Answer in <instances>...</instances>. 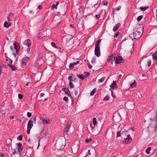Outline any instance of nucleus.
<instances>
[{"instance_id":"11","label":"nucleus","mask_w":157,"mask_h":157,"mask_svg":"<svg viewBox=\"0 0 157 157\" xmlns=\"http://www.w3.org/2000/svg\"><path fill=\"white\" fill-rule=\"evenodd\" d=\"M23 44L29 47L31 45V43L30 40L29 39H27L24 42Z\"/></svg>"},{"instance_id":"3","label":"nucleus","mask_w":157,"mask_h":157,"mask_svg":"<svg viewBox=\"0 0 157 157\" xmlns=\"http://www.w3.org/2000/svg\"><path fill=\"white\" fill-rule=\"evenodd\" d=\"M13 46H11L10 47V48L11 50L12 51L13 49V48L15 49L16 51V53H17L18 51L20 49V46L19 45V44L17 42H15L13 44Z\"/></svg>"},{"instance_id":"60","label":"nucleus","mask_w":157,"mask_h":157,"mask_svg":"<svg viewBox=\"0 0 157 157\" xmlns=\"http://www.w3.org/2000/svg\"><path fill=\"white\" fill-rule=\"evenodd\" d=\"M42 8V6L41 5H40L38 6V8H39L40 9H41Z\"/></svg>"},{"instance_id":"17","label":"nucleus","mask_w":157,"mask_h":157,"mask_svg":"<svg viewBox=\"0 0 157 157\" xmlns=\"http://www.w3.org/2000/svg\"><path fill=\"white\" fill-rule=\"evenodd\" d=\"M14 17V15L12 13H10L9 14L8 17L7 18L8 19V21H10L13 20V17Z\"/></svg>"},{"instance_id":"32","label":"nucleus","mask_w":157,"mask_h":157,"mask_svg":"<svg viewBox=\"0 0 157 157\" xmlns=\"http://www.w3.org/2000/svg\"><path fill=\"white\" fill-rule=\"evenodd\" d=\"M105 79V77H102L99 80V82L101 83L103 82Z\"/></svg>"},{"instance_id":"31","label":"nucleus","mask_w":157,"mask_h":157,"mask_svg":"<svg viewBox=\"0 0 157 157\" xmlns=\"http://www.w3.org/2000/svg\"><path fill=\"white\" fill-rule=\"evenodd\" d=\"M151 150V148L150 147H149L147 148L146 150V152L147 154H150V151Z\"/></svg>"},{"instance_id":"54","label":"nucleus","mask_w":157,"mask_h":157,"mask_svg":"<svg viewBox=\"0 0 157 157\" xmlns=\"http://www.w3.org/2000/svg\"><path fill=\"white\" fill-rule=\"evenodd\" d=\"M109 90H111V93H112V95L113 97V98H116L115 96L113 95V91H112V90H111V89H109Z\"/></svg>"},{"instance_id":"25","label":"nucleus","mask_w":157,"mask_h":157,"mask_svg":"<svg viewBox=\"0 0 157 157\" xmlns=\"http://www.w3.org/2000/svg\"><path fill=\"white\" fill-rule=\"evenodd\" d=\"M59 2H57L56 3V4L55 5V4H53L51 8L52 9H54V8H55L56 9H57V6L59 5Z\"/></svg>"},{"instance_id":"58","label":"nucleus","mask_w":157,"mask_h":157,"mask_svg":"<svg viewBox=\"0 0 157 157\" xmlns=\"http://www.w3.org/2000/svg\"><path fill=\"white\" fill-rule=\"evenodd\" d=\"M91 62L92 63H95L96 62V59H93L92 61Z\"/></svg>"},{"instance_id":"19","label":"nucleus","mask_w":157,"mask_h":157,"mask_svg":"<svg viewBox=\"0 0 157 157\" xmlns=\"http://www.w3.org/2000/svg\"><path fill=\"white\" fill-rule=\"evenodd\" d=\"M47 132H44V130L42 131L40 133V135L42 137L47 136Z\"/></svg>"},{"instance_id":"38","label":"nucleus","mask_w":157,"mask_h":157,"mask_svg":"<svg viewBox=\"0 0 157 157\" xmlns=\"http://www.w3.org/2000/svg\"><path fill=\"white\" fill-rule=\"evenodd\" d=\"M10 67L13 70H14L16 69V67L14 65L12 64L10 65Z\"/></svg>"},{"instance_id":"46","label":"nucleus","mask_w":157,"mask_h":157,"mask_svg":"<svg viewBox=\"0 0 157 157\" xmlns=\"http://www.w3.org/2000/svg\"><path fill=\"white\" fill-rule=\"evenodd\" d=\"M102 3L104 5L107 6L108 4L107 2L105 1H104L102 2Z\"/></svg>"},{"instance_id":"10","label":"nucleus","mask_w":157,"mask_h":157,"mask_svg":"<svg viewBox=\"0 0 157 157\" xmlns=\"http://www.w3.org/2000/svg\"><path fill=\"white\" fill-rule=\"evenodd\" d=\"M29 60V58L27 57L24 58L22 60V65L24 66H25Z\"/></svg>"},{"instance_id":"61","label":"nucleus","mask_w":157,"mask_h":157,"mask_svg":"<svg viewBox=\"0 0 157 157\" xmlns=\"http://www.w3.org/2000/svg\"><path fill=\"white\" fill-rule=\"evenodd\" d=\"M44 95L45 94H43V93L41 94H40V96L41 97H43Z\"/></svg>"},{"instance_id":"52","label":"nucleus","mask_w":157,"mask_h":157,"mask_svg":"<svg viewBox=\"0 0 157 157\" xmlns=\"http://www.w3.org/2000/svg\"><path fill=\"white\" fill-rule=\"evenodd\" d=\"M31 129H30L29 128H27V132L28 134H29L30 133V131Z\"/></svg>"},{"instance_id":"24","label":"nucleus","mask_w":157,"mask_h":157,"mask_svg":"<svg viewBox=\"0 0 157 157\" xmlns=\"http://www.w3.org/2000/svg\"><path fill=\"white\" fill-rule=\"evenodd\" d=\"M4 26L7 28H8L11 25V23H10V22H7L6 21H5V22H4Z\"/></svg>"},{"instance_id":"45","label":"nucleus","mask_w":157,"mask_h":157,"mask_svg":"<svg viewBox=\"0 0 157 157\" xmlns=\"http://www.w3.org/2000/svg\"><path fill=\"white\" fill-rule=\"evenodd\" d=\"M22 136L21 135H20L17 138V139L19 140H22Z\"/></svg>"},{"instance_id":"8","label":"nucleus","mask_w":157,"mask_h":157,"mask_svg":"<svg viewBox=\"0 0 157 157\" xmlns=\"http://www.w3.org/2000/svg\"><path fill=\"white\" fill-rule=\"evenodd\" d=\"M94 53L95 55L98 57L100 56V48H95Z\"/></svg>"},{"instance_id":"64","label":"nucleus","mask_w":157,"mask_h":157,"mask_svg":"<svg viewBox=\"0 0 157 157\" xmlns=\"http://www.w3.org/2000/svg\"><path fill=\"white\" fill-rule=\"evenodd\" d=\"M1 157H5V156H4V155L3 154H1Z\"/></svg>"},{"instance_id":"51","label":"nucleus","mask_w":157,"mask_h":157,"mask_svg":"<svg viewBox=\"0 0 157 157\" xmlns=\"http://www.w3.org/2000/svg\"><path fill=\"white\" fill-rule=\"evenodd\" d=\"M99 6V4H96L94 6V7L96 8H97Z\"/></svg>"},{"instance_id":"6","label":"nucleus","mask_w":157,"mask_h":157,"mask_svg":"<svg viewBox=\"0 0 157 157\" xmlns=\"http://www.w3.org/2000/svg\"><path fill=\"white\" fill-rule=\"evenodd\" d=\"M115 57L113 56H109L108 57L107 62L108 63L112 64L114 61H115Z\"/></svg>"},{"instance_id":"4","label":"nucleus","mask_w":157,"mask_h":157,"mask_svg":"<svg viewBox=\"0 0 157 157\" xmlns=\"http://www.w3.org/2000/svg\"><path fill=\"white\" fill-rule=\"evenodd\" d=\"M64 144V140L63 141L62 140H60L57 141L55 145V146L56 147H57L60 148L63 147Z\"/></svg>"},{"instance_id":"15","label":"nucleus","mask_w":157,"mask_h":157,"mask_svg":"<svg viewBox=\"0 0 157 157\" xmlns=\"http://www.w3.org/2000/svg\"><path fill=\"white\" fill-rule=\"evenodd\" d=\"M62 90L65 92V94L67 95V96H71V94H70V91L67 88H63L62 89Z\"/></svg>"},{"instance_id":"63","label":"nucleus","mask_w":157,"mask_h":157,"mask_svg":"<svg viewBox=\"0 0 157 157\" xmlns=\"http://www.w3.org/2000/svg\"><path fill=\"white\" fill-rule=\"evenodd\" d=\"M22 157H29V156L25 155H24Z\"/></svg>"},{"instance_id":"49","label":"nucleus","mask_w":157,"mask_h":157,"mask_svg":"<svg viewBox=\"0 0 157 157\" xmlns=\"http://www.w3.org/2000/svg\"><path fill=\"white\" fill-rule=\"evenodd\" d=\"M87 65H88V68L90 69H91L92 68V65H90V63H87Z\"/></svg>"},{"instance_id":"55","label":"nucleus","mask_w":157,"mask_h":157,"mask_svg":"<svg viewBox=\"0 0 157 157\" xmlns=\"http://www.w3.org/2000/svg\"><path fill=\"white\" fill-rule=\"evenodd\" d=\"M119 33H117L115 34V35H114V37H117V36L119 35Z\"/></svg>"},{"instance_id":"12","label":"nucleus","mask_w":157,"mask_h":157,"mask_svg":"<svg viewBox=\"0 0 157 157\" xmlns=\"http://www.w3.org/2000/svg\"><path fill=\"white\" fill-rule=\"evenodd\" d=\"M79 63V61H78L76 62H73L72 63H71L70 64L69 67L71 69H72L74 68V66H75Z\"/></svg>"},{"instance_id":"9","label":"nucleus","mask_w":157,"mask_h":157,"mask_svg":"<svg viewBox=\"0 0 157 157\" xmlns=\"http://www.w3.org/2000/svg\"><path fill=\"white\" fill-rule=\"evenodd\" d=\"M122 59V57L121 56H119L116 58H115L114 62L116 64H119L121 62Z\"/></svg>"},{"instance_id":"7","label":"nucleus","mask_w":157,"mask_h":157,"mask_svg":"<svg viewBox=\"0 0 157 157\" xmlns=\"http://www.w3.org/2000/svg\"><path fill=\"white\" fill-rule=\"evenodd\" d=\"M132 141V138L129 134L127 136V138L125 140V142L127 144H129Z\"/></svg>"},{"instance_id":"56","label":"nucleus","mask_w":157,"mask_h":157,"mask_svg":"<svg viewBox=\"0 0 157 157\" xmlns=\"http://www.w3.org/2000/svg\"><path fill=\"white\" fill-rule=\"evenodd\" d=\"M26 51L27 52V53H28V54H29V52L30 51V49L29 48V47H28V48H27Z\"/></svg>"},{"instance_id":"22","label":"nucleus","mask_w":157,"mask_h":157,"mask_svg":"<svg viewBox=\"0 0 157 157\" xmlns=\"http://www.w3.org/2000/svg\"><path fill=\"white\" fill-rule=\"evenodd\" d=\"M50 120L47 118H45L43 121V123L45 124H50Z\"/></svg>"},{"instance_id":"5","label":"nucleus","mask_w":157,"mask_h":157,"mask_svg":"<svg viewBox=\"0 0 157 157\" xmlns=\"http://www.w3.org/2000/svg\"><path fill=\"white\" fill-rule=\"evenodd\" d=\"M70 125L67 124L66 125L63 131L64 135L65 136L68 135V133L70 129Z\"/></svg>"},{"instance_id":"62","label":"nucleus","mask_w":157,"mask_h":157,"mask_svg":"<svg viewBox=\"0 0 157 157\" xmlns=\"http://www.w3.org/2000/svg\"><path fill=\"white\" fill-rule=\"evenodd\" d=\"M70 26L71 27H72L73 29H74L75 28L74 26L73 25L71 24L70 25Z\"/></svg>"},{"instance_id":"27","label":"nucleus","mask_w":157,"mask_h":157,"mask_svg":"<svg viewBox=\"0 0 157 157\" xmlns=\"http://www.w3.org/2000/svg\"><path fill=\"white\" fill-rule=\"evenodd\" d=\"M129 130V129H128V131L126 130H123L122 129V130L121 131V135L123 136H125L126 135L128 132V131Z\"/></svg>"},{"instance_id":"59","label":"nucleus","mask_w":157,"mask_h":157,"mask_svg":"<svg viewBox=\"0 0 157 157\" xmlns=\"http://www.w3.org/2000/svg\"><path fill=\"white\" fill-rule=\"evenodd\" d=\"M100 16L99 14L96 15V17L97 19H98L100 18Z\"/></svg>"},{"instance_id":"18","label":"nucleus","mask_w":157,"mask_h":157,"mask_svg":"<svg viewBox=\"0 0 157 157\" xmlns=\"http://www.w3.org/2000/svg\"><path fill=\"white\" fill-rule=\"evenodd\" d=\"M22 146V145L20 143H19L18 144V145L17 146V147L16 148H17V149H18L19 152H20L23 149L22 147H21Z\"/></svg>"},{"instance_id":"36","label":"nucleus","mask_w":157,"mask_h":157,"mask_svg":"<svg viewBox=\"0 0 157 157\" xmlns=\"http://www.w3.org/2000/svg\"><path fill=\"white\" fill-rule=\"evenodd\" d=\"M121 131H118L117 133V138L120 137L121 135Z\"/></svg>"},{"instance_id":"21","label":"nucleus","mask_w":157,"mask_h":157,"mask_svg":"<svg viewBox=\"0 0 157 157\" xmlns=\"http://www.w3.org/2000/svg\"><path fill=\"white\" fill-rule=\"evenodd\" d=\"M20 153V152H19V150L17 148H16L14 149L13 151V155H14L15 154H18V153Z\"/></svg>"},{"instance_id":"48","label":"nucleus","mask_w":157,"mask_h":157,"mask_svg":"<svg viewBox=\"0 0 157 157\" xmlns=\"http://www.w3.org/2000/svg\"><path fill=\"white\" fill-rule=\"evenodd\" d=\"M151 65V60H148L147 61V66L148 67H149Z\"/></svg>"},{"instance_id":"34","label":"nucleus","mask_w":157,"mask_h":157,"mask_svg":"<svg viewBox=\"0 0 157 157\" xmlns=\"http://www.w3.org/2000/svg\"><path fill=\"white\" fill-rule=\"evenodd\" d=\"M85 75H84L85 78H87L89 75L90 74L89 72H85L84 73Z\"/></svg>"},{"instance_id":"39","label":"nucleus","mask_w":157,"mask_h":157,"mask_svg":"<svg viewBox=\"0 0 157 157\" xmlns=\"http://www.w3.org/2000/svg\"><path fill=\"white\" fill-rule=\"evenodd\" d=\"M31 120H32V121H33V122L34 124H36V116H35L33 118H32Z\"/></svg>"},{"instance_id":"40","label":"nucleus","mask_w":157,"mask_h":157,"mask_svg":"<svg viewBox=\"0 0 157 157\" xmlns=\"http://www.w3.org/2000/svg\"><path fill=\"white\" fill-rule=\"evenodd\" d=\"M92 140V139L91 138L89 139L86 138L85 140V142L86 143H88L89 142H90Z\"/></svg>"},{"instance_id":"41","label":"nucleus","mask_w":157,"mask_h":157,"mask_svg":"<svg viewBox=\"0 0 157 157\" xmlns=\"http://www.w3.org/2000/svg\"><path fill=\"white\" fill-rule=\"evenodd\" d=\"M51 45L53 47H54V48H57V46H56V45L55 43L54 42H52L51 43Z\"/></svg>"},{"instance_id":"42","label":"nucleus","mask_w":157,"mask_h":157,"mask_svg":"<svg viewBox=\"0 0 157 157\" xmlns=\"http://www.w3.org/2000/svg\"><path fill=\"white\" fill-rule=\"evenodd\" d=\"M18 98L20 99H21L23 98V96L21 94H18Z\"/></svg>"},{"instance_id":"57","label":"nucleus","mask_w":157,"mask_h":157,"mask_svg":"<svg viewBox=\"0 0 157 157\" xmlns=\"http://www.w3.org/2000/svg\"><path fill=\"white\" fill-rule=\"evenodd\" d=\"M121 8V6H119L118 7H117L116 8V10H119Z\"/></svg>"},{"instance_id":"37","label":"nucleus","mask_w":157,"mask_h":157,"mask_svg":"<svg viewBox=\"0 0 157 157\" xmlns=\"http://www.w3.org/2000/svg\"><path fill=\"white\" fill-rule=\"evenodd\" d=\"M143 16L140 15L137 18V20L138 21H140L143 18Z\"/></svg>"},{"instance_id":"23","label":"nucleus","mask_w":157,"mask_h":157,"mask_svg":"<svg viewBox=\"0 0 157 157\" xmlns=\"http://www.w3.org/2000/svg\"><path fill=\"white\" fill-rule=\"evenodd\" d=\"M101 40L99 39L98 40L96 43L95 44V48H100L99 47V43L101 41Z\"/></svg>"},{"instance_id":"53","label":"nucleus","mask_w":157,"mask_h":157,"mask_svg":"<svg viewBox=\"0 0 157 157\" xmlns=\"http://www.w3.org/2000/svg\"><path fill=\"white\" fill-rule=\"evenodd\" d=\"M72 77L71 76H69L68 80L71 81H73V80L72 79Z\"/></svg>"},{"instance_id":"20","label":"nucleus","mask_w":157,"mask_h":157,"mask_svg":"<svg viewBox=\"0 0 157 157\" xmlns=\"http://www.w3.org/2000/svg\"><path fill=\"white\" fill-rule=\"evenodd\" d=\"M93 124L94 125V127L92 128V129L93 130L94 128L95 127L96 125L97 124V122L96 121V118L95 117H94L93 118Z\"/></svg>"},{"instance_id":"1","label":"nucleus","mask_w":157,"mask_h":157,"mask_svg":"<svg viewBox=\"0 0 157 157\" xmlns=\"http://www.w3.org/2000/svg\"><path fill=\"white\" fill-rule=\"evenodd\" d=\"M153 117H152L150 118L151 123L148 126L145 128V129L147 132H149L154 130L156 128L157 124V115L155 113H153Z\"/></svg>"},{"instance_id":"14","label":"nucleus","mask_w":157,"mask_h":157,"mask_svg":"<svg viewBox=\"0 0 157 157\" xmlns=\"http://www.w3.org/2000/svg\"><path fill=\"white\" fill-rule=\"evenodd\" d=\"M33 126V122L32 120H30L28 123L27 125V128H29L31 129Z\"/></svg>"},{"instance_id":"13","label":"nucleus","mask_w":157,"mask_h":157,"mask_svg":"<svg viewBox=\"0 0 157 157\" xmlns=\"http://www.w3.org/2000/svg\"><path fill=\"white\" fill-rule=\"evenodd\" d=\"M110 87L111 89H117V86L115 81H113V83L110 86Z\"/></svg>"},{"instance_id":"2","label":"nucleus","mask_w":157,"mask_h":157,"mask_svg":"<svg viewBox=\"0 0 157 157\" xmlns=\"http://www.w3.org/2000/svg\"><path fill=\"white\" fill-rule=\"evenodd\" d=\"M143 33V29L141 28H138L135 29L132 34H131V36L133 35L135 39L139 38L141 36Z\"/></svg>"},{"instance_id":"44","label":"nucleus","mask_w":157,"mask_h":157,"mask_svg":"<svg viewBox=\"0 0 157 157\" xmlns=\"http://www.w3.org/2000/svg\"><path fill=\"white\" fill-rule=\"evenodd\" d=\"M109 99V96L108 95L105 96V98H104L103 100L104 101H107Z\"/></svg>"},{"instance_id":"43","label":"nucleus","mask_w":157,"mask_h":157,"mask_svg":"<svg viewBox=\"0 0 157 157\" xmlns=\"http://www.w3.org/2000/svg\"><path fill=\"white\" fill-rule=\"evenodd\" d=\"M68 98L66 97H64L63 98V101L67 102L68 101Z\"/></svg>"},{"instance_id":"30","label":"nucleus","mask_w":157,"mask_h":157,"mask_svg":"<svg viewBox=\"0 0 157 157\" xmlns=\"http://www.w3.org/2000/svg\"><path fill=\"white\" fill-rule=\"evenodd\" d=\"M77 76L79 78L82 80H83L85 78L84 75H78L77 74Z\"/></svg>"},{"instance_id":"35","label":"nucleus","mask_w":157,"mask_h":157,"mask_svg":"<svg viewBox=\"0 0 157 157\" xmlns=\"http://www.w3.org/2000/svg\"><path fill=\"white\" fill-rule=\"evenodd\" d=\"M69 85L70 86V88L72 89L74 87V85L72 82H69Z\"/></svg>"},{"instance_id":"47","label":"nucleus","mask_w":157,"mask_h":157,"mask_svg":"<svg viewBox=\"0 0 157 157\" xmlns=\"http://www.w3.org/2000/svg\"><path fill=\"white\" fill-rule=\"evenodd\" d=\"M10 142H11V141H10ZM11 142H10V143H7V142H6V146L7 147H10V146H11Z\"/></svg>"},{"instance_id":"50","label":"nucleus","mask_w":157,"mask_h":157,"mask_svg":"<svg viewBox=\"0 0 157 157\" xmlns=\"http://www.w3.org/2000/svg\"><path fill=\"white\" fill-rule=\"evenodd\" d=\"M27 116L29 117H31V115H32L31 113H30V112H28L27 113Z\"/></svg>"},{"instance_id":"29","label":"nucleus","mask_w":157,"mask_h":157,"mask_svg":"<svg viewBox=\"0 0 157 157\" xmlns=\"http://www.w3.org/2000/svg\"><path fill=\"white\" fill-rule=\"evenodd\" d=\"M148 6H147L144 7H140V10H141L142 11H145L146 10H147L148 8Z\"/></svg>"},{"instance_id":"26","label":"nucleus","mask_w":157,"mask_h":157,"mask_svg":"<svg viewBox=\"0 0 157 157\" xmlns=\"http://www.w3.org/2000/svg\"><path fill=\"white\" fill-rule=\"evenodd\" d=\"M152 59L154 60L157 59V52H155L152 55Z\"/></svg>"},{"instance_id":"28","label":"nucleus","mask_w":157,"mask_h":157,"mask_svg":"<svg viewBox=\"0 0 157 157\" xmlns=\"http://www.w3.org/2000/svg\"><path fill=\"white\" fill-rule=\"evenodd\" d=\"M136 82L135 80L133 83H131L130 84V87L132 88H135L136 86Z\"/></svg>"},{"instance_id":"16","label":"nucleus","mask_w":157,"mask_h":157,"mask_svg":"<svg viewBox=\"0 0 157 157\" xmlns=\"http://www.w3.org/2000/svg\"><path fill=\"white\" fill-rule=\"evenodd\" d=\"M121 24L119 23L117 24H116L115 26H114L113 29V31L114 32L117 31L118 29V28L121 26Z\"/></svg>"},{"instance_id":"33","label":"nucleus","mask_w":157,"mask_h":157,"mask_svg":"<svg viewBox=\"0 0 157 157\" xmlns=\"http://www.w3.org/2000/svg\"><path fill=\"white\" fill-rule=\"evenodd\" d=\"M96 89L94 88L93 90L90 93V95L91 96L93 95L96 92Z\"/></svg>"}]
</instances>
